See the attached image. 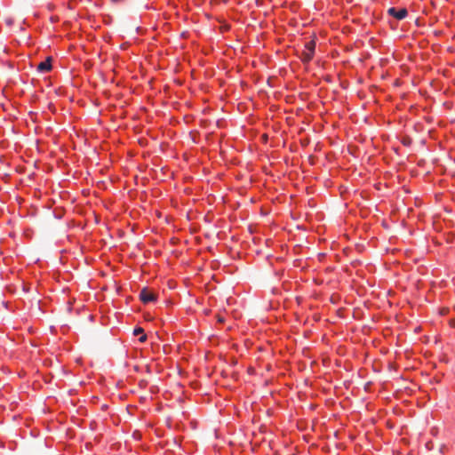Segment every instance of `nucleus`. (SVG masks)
I'll list each match as a JSON object with an SVG mask.
<instances>
[{
    "label": "nucleus",
    "mask_w": 455,
    "mask_h": 455,
    "mask_svg": "<svg viewBox=\"0 0 455 455\" xmlns=\"http://www.w3.org/2000/svg\"><path fill=\"white\" fill-rule=\"evenodd\" d=\"M315 41H309L305 44V48L301 53L302 60L308 62L312 60L315 53Z\"/></svg>",
    "instance_id": "1"
},
{
    "label": "nucleus",
    "mask_w": 455,
    "mask_h": 455,
    "mask_svg": "<svg viewBox=\"0 0 455 455\" xmlns=\"http://www.w3.org/2000/svg\"><path fill=\"white\" fill-rule=\"evenodd\" d=\"M140 299L143 303H149L156 299V295L147 288H143L140 293Z\"/></svg>",
    "instance_id": "2"
},
{
    "label": "nucleus",
    "mask_w": 455,
    "mask_h": 455,
    "mask_svg": "<svg viewBox=\"0 0 455 455\" xmlns=\"http://www.w3.org/2000/svg\"><path fill=\"white\" fill-rule=\"evenodd\" d=\"M387 13L395 17V19L401 20L407 16L408 12L405 8L396 9L395 7H391L387 10Z\"/></svg>",
    "instance_id": "3"
},
{
    "label": "nucleus",
    "mask_w": 455,
    "mask_h": 455,
    "mask_svg": "<svg viewBox=\"0 0 455 455\" xmlns=\"http://www.w3.org/2000/svg\"><path fill=\"white\" fill-rule=\"evenodd\" d=\"M52 57H48L44 61H42L37 66V70L41 73L49 72L52 69Z\"/></svg>",
    "instance_id": "4"
},
{
    "label": "nucleus",
    "mask_w": 455,
    "mask_h": 455,
    "mask_svg": "<svg viewBox=\"0 0 455 455\" xmlns=\"http://www.w3.org/2000/svg\"><path fill=\"white\" fill-rule=\"evenodd\" d=\"M133 335L134 336H140L139 338V341L143 343L147 340V335L144 334V330L140 327H138V328H135L134 331H133Z\"/></svg>",
    "instance_id": "5"
},
{
    "label": "nucleus",
    "mask_w": 455,
    "mask_h": 455,
    "mask_svg": "<svg viewBox=\"0 0 455 455\" xmlns=\"http://www.w3.org/2000/svg\"><path fill=\"white\" fill-rule=\"evenodd\" d=\"M5 23L8 27H11L13 24V19L12 18H7L5 19Z\"/></svg>",
    "instance_id": "6"
},
{
    "label": "nucleus",
    "mask_w": 455,
    "mask_h": 455,
    "mask_svg": "<svg viewBox=\"0 0 455 455\" xmlns=\"http://www.w3.org/2000/svg\"><path fill=\"white\" fill-rule=\"evenodd\" d=\"M218 321H219L220 323H222V322H224V318H223V317H221V316H219V317H218Z\"/></svg>",
    "instance_id": "7"
},
{
    "label": "nucleus",
    "mask_w": 455,
    "mask_h": 455,
    "mask_svg": "<svg viewBox=\"0 0 455 455\" xmlns=\"http://www.w3.org/2000/svg\"><path fill=\"white\" fill-rule=\"evenodd\" d=\"M451 325L452 327H455V319H453V320H451Z\"/></svg>",
    "instance_id": "8"
}]
</instances>
